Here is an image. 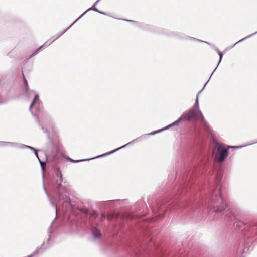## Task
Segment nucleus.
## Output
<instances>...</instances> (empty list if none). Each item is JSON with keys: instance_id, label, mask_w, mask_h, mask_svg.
Instances as JSON below:
<instances>
[{"instance_id": "obj_1", "label": "nucleus", "mask_w": 257, "mask_h": 257, "mask_svg": "<svg viewBox=\"0 0 257 257\" xmlns=\"http://www.w3.org/2000/svg\"><path fill=\"white\" fill-rule=\"evenodd\" d=\"M223 177L221 170L217 172L215 181L208 187V194L204 198L198 202L191 201V207L199 205L203 208L212 210L214 212L224 216L225 222H233L234 226L245 236L243 253H248L252 244V241H246V238H253L257 235V222L253 221L245 223L237 220L235 215L228 207L227 203L223 200L220 193V182Z\"/></svg>"}, {"instance_id": "obj_2", "label": "nucleus", "mask_w": 257, "mask_h": 257, "mask_svg": "<svg viewBox=\"0 0 257 257\" xmlns=\"http://www.w3.org/2000/svg\"><path fill=\"white\" fill-rule=\"evenodd\" d=\"M214 143V146L212 149V156L214 160L218 163H222L226 160L228 156L229 149H237L242 147L226 145L217 141Z\"/></svg>"}, {"instance_id": "obj_3", "label": "nucleus", "mask_w": 257, "mask_h": 257, "mask_svg": "<svg viewBox=\"0 0 257 257\" xmlns=\"http://www.w3.org/2000/svg\"><path fill=\"white\" fill-rule=\"evenodd\" d=\"M37 123L43 132L47 134L48 138L49 139V143L46 146L47 151L48 153L49 154L53 155L54 152H57L59 151L60 148V142L57 137L54 136L52 137L50 136L47 129L45 128L43 126V121H42L41 122V121L38 119Z\"/></svg>"}, {"instance_id": "obj_4", "label": "nucleus", "mask_w": 257, "mask_h": 257, "mask_svg": "<svg viewBox=\"0 0 257 257\" xmlns=\"http://www.w3.org/2000/svg\"><path fill=\"white\" fill-rule=\"evenodd\" d=\"M182 116L185 120L190 121L194 119L201 121L205 126L207 124L202 113L199 109L195 110L191 108L188 112L183 113Z\"/></svg>"}, {"instance_id": "obj_5", "label": "nucleus", "mask_w": 257, "mask_h": 257, "mask_svg": "<svg viewBox=\"0 0 257 257\" xmlns=\"http://www.w3.org/2000/svg\"><path fill=\"white\" fill-rule=\"evenodd\" d=\"M98 214L96 212H94L89 220H87L84 222V227L89 229L91 231V233L94 238H100L102 233L100 229L97 228L95 225V223H93V219L97 217Z\"/></svg>"}, {"instance_id": "obj_6", "label": "nucleus", "mask_w": 257, "mask_h": 257, "mask_svg": "<svg viewBox=\"0 0 257 257\" xmlns=\"http://www.w3.org/2000/svg\"><path fill=\"white\" fill-rule=\"evenodd\" d=\"M184 119L182 116V115L180 117H179L176 121H175L174 122H172V123L168 125L167 126L164 127V128H161V129H159L158 130H156V131H153L151 133H148V134H144V135H142V136H145V140L147 138V137L149 136H152V135H154L157 133H160L164 130H166L168 128H169V127H171V126H174V125H177L179 122H180L181 121H182V120H184Z\"/></svg>"}, {"instance_id": "obj_7", "label": "nucleus", "mask_w": 257, "mask_h": 257, "mask_svg": "<svg viewBox=\"0 0 257 257\" xmlns=\"http://www.w3.org/2000/svg\"><path fill=\"white\" fill-rule=\"evenodd\" d=\"M144 140H145V136H140V137L136 138L135 139H134L133 140H132V141L130 142L129 143L123 145L122 146L120 147H119L114 150H112L111 151H110V152H107V153H105V154L107 156H108L109 155H111L116 152H117V151L120 150L121 149H122V148H124L125 147H126L127 145H129L130 144H132L135 142H140V141H142Z\"/></svg>"}, {"instance_id": "obj_8", "label": "nucleus", "mask_w": 257, "mask_h": 257, "mask_svg": "<svg viewBox=\"0 0 257 257\" xmlns=\"http://www.w3.org/2000/svg\"><path fill=\"white\" fill-rule=\"evenodd\" d=\"M144 140H145V136H140V137L136 138L135 139H134L133 140H132V141L130 142L129 143L123 145L122 146L120 147H119L114 150H112L111 151H110V152H107V153H105V154L107 156H108L109 155H111L116 152H117V151L120 150L121 149H122V148H124L125 147H126L127 145H129L130 144H132L135 142H140V141H142Z\"/></svg>"}, {"instance_id": "obj_9", "label": "nucleus", "mask_w": 257, "mask_h": 257, "mask_svg": "<svg viewBox=\"0 0 257 257\" xmlns=\"http://www.w3.org/2000/svg\"><path fill=\"white\" fill-rule=\"evenodd\" d=\"M42 103L40 101L39 96L38 93H35L34 98L29 107V110L31 111L32 108L35 106L38 111H40V107L42 106Z\"/></svg>"}, {"instance_id": "obj_10", "label": "nucleus", "mask_w": 257, "mask_h": 257, "mask_svg": "<svg viewBox=\"0 0 257 257\" xmlns=\"http://www.w3.org/2000/svg\"><path fill=\"white\" fill-rule=\"evenodd\" d=\"M56 40V39L54 38V37L52 36L51 37L49 40H48L45 43L41 46L39 48L37 49L36 50H35L33 53L27 58L28 60L31 58L32 57L36 55L39 52L40 50L44 46V45H49L51 44H52L54 41Z\"/></svg>"}, {"instance_id": "obj_11", "label": "nucleus", "mask_w": 257, "mask_h": 257, "mask_svg": "<svg viewBox=\"0 0 257 257\" xmlns=\"http://www.w3.org/2000/svg\"><path fill=\"white\" fill-rule=\"evenodd\" d=\"M56 40V39L54 38V37L52 36L51 37L49 40H48L45 43L41 46L39 48L37 49L36 50H35L33 53L27 58L28 60L31 58L32 57L36 55L39 52L40 50L44 46V45H49L51 44H52L54 41Z\"/></svg>"}, {"instance_id": "obj_12", "label": "nucleus", "mask_w": 257, "mask_h": 257, "mask_svg": "<svg viewBox=\"0 0 257 257\" xmlns=\"http://www.w3.org/2000/svg\"><path fill=\"white\" fill-rule=\"evenodd\" d=\"M56 40V39L54 38V37L52 36L51 37L49 40H48L45 43L41 46L39 48L37 49L36 50H35L33 53L27 58L28 60L31 58L32 57L36 55L39 52L40 50L44 46V45H49L51 44H52L54 41Z\"/></svg>"}, {"instance_id": "obj_13", "label": "nucleus", "mask_w": 257, "mask_h": 257, "mask_svg": "<svg viewBox=\"0 0 257 257\" xmlns=\"http://www.w3.org/2000/svg\"><path fill=\"white\" fill-rule=\"evenodd\" d=\"M56 40V39L54 38V37L52 36L51 37L49 40H48L45 43L41 46L39 48L37 49L36 50H35L33 53L27 58L28 60L31 58L32 57L36 55L39 52L40 50L44 46V45H49L51 44H52L54 41Z\"/></svg>"}, {"instance_id": "obj_14", "label": "nucleus", "mask_w": 257, "mask_h": 257, "mask_svg": "<svg viewBox=\"0 0 257 257\" xmlns=\"http://www.w3.org/2000/svg\"><path fill=\"white\" fill-rule=\"evenodd\" d=\"M95 6H93L91 8H88L86 11H85L83 14H82L76 20L77 21L80 19L81 18H82L86 13L90 11H93L94 12H97L100 14H102L103 15H106V13L102 12L101 11H99L97 8L95 7Z\"/></svg>"}, {"instance_id": "obj_15", "label": "nucleus", "mask_w": 257, "mask_h": 257, "mask_svg": "<svg viewBox=\"0 0 257 257\" xmlns=\"http://www.w3.org/2000/svg\"><path fill=\"white\" fill-rule=\"evenodd\" d=\"M213 49L217 52V53L219 55V62H218V64H217L216 67H215V68L214 69V70H213L212 73L211 74L210 77L212 76V75H213V74L214 73V72H215V71L218 67V65H219L220 63L221 62V61L222 59L223 56V53L222 52H221L217 47H216L215 46H213Z\"/></svg>"}, {"instance_id": "obj_16", "label": "nucleus", "mask_w": 257, "mask_h": 257, "mask_svg": "<svg viewBox=\"0 0 257 257\" xmlns=\"http://www.w3.org/2000/svg\"><path fill=\"white\" fill-rule=\"evenodd\" d=\"M8 145H10L12 147L18 148L19 144L16 142L0 141V146L5 147Z\"/></svg>"}, {"instance_id": "obj_17", "label": "nucleus", "mask_w": 257, "mask_h": 257, "mask_svg": "<svg viewBox=\"0 0 257 257\" xmlns=\"http://www.w3.org/2000/svg\"><path fill=\"white\" fill-rule=\"evenodd\" d=\"M77 21V20H75L68 28L65 29L62 31L59 32L55 35L53 36V37H54L56 40L57 39L60 37H61L63 34H64L70 28H71Z\"/></svg>"}, {"instance_id": "obj_18", "label": "nucleus", "mask_w": 257, "mask_h": 257, "mask_svg": "<svg viewBox=\"0 0 257 257\" xmlns=\"http://www.w3.org/2000/svg\"><path fill=\"white\" fill-rule=\"evenodd\" d=\"M170 36H173L177 38L181 39V40H186V38H183L184 35H185V34L178 33L176 32H171L170 33L168 34Z\"/></svg>"}, {"instance_id": "obj_19", "label": "nucleus", "mask_w": 257, "mask_h": 257, "mask_svg": "<svg viewBox=\"0 0 257 257\" xmlns=\"http://www.w3.org/2000/svg\"><path fill=\"white\" fill-rule=\"evenodd\" d=\"M257 34V31L255 32V33H253L245 37H244V38H242V39L240 40L239 41H237L236 43H235L234 45H232V46H230L229 47H228L226 49V50H228V49H232L233 47H234L235 45H236L237 44L244 41V40H245L247 38H250L251 37H252V36H253L254 35Z\"/></svg>"}, {"instance_id": "obj_20", "label": "nucleus", "mask_w": 257, "mask_h": 257, "mask_svg": "<svg viewBox=\"0 0 257 257\" xmlns=\"http://www.w3.org/2000/svg\"><path fill=\"white\" fill-rule=\"evenodd\" d=\"M66 158L68 160H69L70 162L72 163H78L81 162H83L85 161H88L90 160V159H80V160H74L71 159V158L69 157H66Z\"/></svg>"}, {"instance_id": "obj_21", "label": "nucleus", "mask_w": 257, "mask_h": 257, "mask_svg": "<svg viewBox=\"0 0 257 257\" xmlns=\"http://www.w3.org/2000/svg\"><path fill=\"white\" fill-rule=\"evenodd\" d=\"M38 160V161H39V163L41 166V168L42 169V171H43V172H44V167H43V165L46 164V161H42L39 157L38 156V158H37Z\"/></svg>"}, {"instance_id": "obj_22", "label": "nucleus", "mask_w": 257, "mask_h": 257, "mask_svg": "<svg viewBox=\"0 0 257 257\" xmlns=\"http://www.w3.org/2000/svg\"><path fill=\"white\" fill-rule=\"evenodd\" d=\"M192 109H194L195 110H198L199 108V100L198 98V96H196V99L195 100V102L194 104V106Z\"/></svg>"}, {"instance_id": "obj_23", "label": "nucleus", "mask_w": 257, "mask_h": 257, "mask_svg": "<svg viewBox=\"0 0 257 257\" xmlns=\"http://www.w3.org/2000/svg\"><path fill=\"white\" fill-rule=\"evenodd\" d=\"M23 78L24 83L25 85V90H26V92H27L28 90V84L27 80H26V78L25 77L23 73Z\"/></svg>"}, {"instance_id": "obj_24", "label": "nucleus", "mask_w": 257, "mask_h": 257, "mask_svg": "<svg viewBox=\"0 0 257 257\" xmlns=\"http://www.w3.org/2000/svg\"><path fill=\"white\" fill-rule=\"evenodd\" d=\"M183 38H186V40H193V41H195V40H196L195 38L188 36L187 35H184Z\"/></svg>"}, {"instance_id": "obj_25", "label": "nucleus", "mask_w": 257, "mask_h": 257, "mask_svg": "<svg viewBox=\"0 0 257 257\" xmlns=\"http://www.w3.org/2000/svg\"><path fill=\"white\" fill-rule=\"evenodd\" d=\"M19 145H18V147H20L21 148H22V149H24V148H27V149H29V147H30V146H28V145H25V144H19Z\"/></svg>"}, {"instance_id": "obj_26", "label": "nucleus", "mask_w": 257, "mask_h": 257, "mask_svg": "<svg viewBox=\"0 0 257 257\" xmlns=\"http://www.w3.org/2000/svg\"><path fill=\"white\" fill-rule=\"evenodd\" d=\"M211 77H210H210H209V79H208V81L205 83V84H204V85L203 87L202 88V89L201 90H200V91L198 92V93H197V96H198V97H199V94H200L202 92V91H203V89H204V88H205V86L206 85V84H207V83L209 82V80L210 79Z\"/></svg>"}, {"instance_id": "obj_27", "label": "nucleus", "mask_w": 257, "mask_h": 257, "mask_svg": "<svg viewBox=\"0 0 257 257\" xmlns=\"http://www.w3.org/2000/svg\"><path fill=\"white\" fill-rule=\"evenodd\" d=\"M106 156L105 153L104 154H103L102 155H98L97 156H96V157H92V158H89L90 160H92V159H97V158H102V157H105Z\"/></svg>"}, {"instance_id": "obj_28", "label": "nucleus", "mask_w": 257, "mask_h": 257, "mask_svg": "<svg viewBox=\"0 0 257 257\" xmlns=\"http://www.w3.org/2000/svg\"><path fill=\"white\" fill-rule=\"evenodd\" d=\"M29 149H30V150H32V151H34V152H36V153L37 152V149L36 148H35L33 147H32V146H30Z\"/></svg>"}, {"instance_id": "obj_29", "label": "nucleus", "mask_w": 257, "mask_h": 257, "mask_svg": "<svg viewBox=\"0 0 257 257\" xmlns=\"http://www.w3.org/2000/svg\"><path fill=\"white\" fill-rule=\"evenodd\" d=\"M106 216L105 214H101V219L102 221L104 220L106 218Z\"/></svg>"}, {"instance_id": "obj_30", "label": "nucleus", "mask_w": 257, "mask_h": 257, "mask_svg": "<svg viewBox=\"0 0 257 257\" xmlns=\"http://www.w3.org/2000/svg\"><path fill=\"white\" fill-rule=\"evenodd\" d=\"M204 43H206V44H207L208 45H210V46H212L213 48V46H215V45H213V44L210 43H209V42H207V41H205V42H204Z\"/></svg>"}, {"instance_id": "obj_31", "label": "nucleus", "mask_w": 257, "mask_h": 257, "mask_svg": "<svg viewBox=\"0 0 257 257\" xmlns=\"http://www.w3.org/2000/svg\"><path fill=\"white\" fill-rule=\"evenodd\" d=\"M128 22H131V23H134V24H138V22H137L136 21H134V20H129V21H128Z\"/></svg>"}, {"instance_id": "obj_32", "label": "nucleus", "mask_w": 257, "mask_h": 257, "mask_svg": "<svg viewBox=\"0 0 257 257\" xmlns=\"http://www.w3.org/2000/svg\"><path fill=\"white\" fill-rule=\"evenodd\" d=\"M255 143H257V141H255V142H252L251 143H250L249 144H246L245 145H244L243 146H248V145H252V144H255Z\"/></svg>"}, {"instance_id": "obj_33", "label": "nucleus", "mask_w": 257, "mask_h": 257, "mask_svg": "<svg viewBox=\"0 0 257 257\" xmlns=\"http://www.w3.org/2000/svg\"><path fill=\"white\" fill-rule=\"evenodd\" d=\"M195 41H197V42H201V43H204L205 42V41H203V40H200V39H198L197 38H196Z\"/></svg>"}, {"instance_id": "obj_34", "label": "nucleus", "mask_w": 257, "mask_h": 257, "mask_svg": "<svg viewBox=\"0 0 257 257\" xmlns=\"http://www.w3.org/2000/svg\"><path fill=\"white\" fill-rule=\"evenodd\" d=\"M38 150H37V152H36H36H34V153L35 155L36 156V157L37 158H38V156H39V155H38Z\"/></svg>"}, {"instance_id": "obj_35", "label": "nucleus", "mask_w": 257, "mask_h": 257, "mask_svg": "<svg viewBox=\"0 0 257 257\" xmlns=\"http://www.w3.org/2000/svg\"><path fill=\"white\" fill-rule=\"evenodd\" d=\"M100 1L101 0L96 1L94 4V6H96Z\"/></svg>"}, {"instance_id": "obj_36", "label": "nucleus", "mask_w": 257, "mask_h": 257, "mask_svg": "<svg viewBox=\"0 0 257 257\" xmlns=\"http://www.w3.org/2000/svg\"><path fill=\"white\" fill-rule=\"evenodd\" d=\"M121 20H123V21H127V22H128V21H129V20H127V19H121Z\"/></svg>"}, {"instance_id": "obj_37", "label": "nucleus", "mask_w": 257, "mask_h": 257, "mask_svg": "<svg viewBox=\"0 0 257 257\" xmlns=\"http://www.w3.org/2000/svg\"><path fill=\"white\" fill-rule=\"evenodd\" d=\"M108 219H111L110 216H108Z\"/></svg>"}]
</instances>
